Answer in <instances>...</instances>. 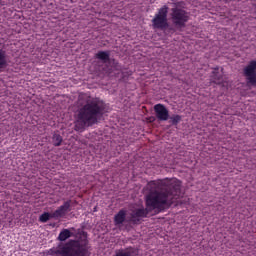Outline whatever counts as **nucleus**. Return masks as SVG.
I'll use <instances>...</instances> for the list:
<instances>
[{"mask_svg": "<svg viewBox=\"0 0 256 256\" xmlns=\"http://www.w3.org/2000/svg\"><path fill=\"white\" fill-rule=\"evenodd\" d=\"M181 180L177 178H164L152 180L148 183L149 192L146 195V208H137L130 213V222L139 225L150 211H163L171 207L183 197Z\"/></svg>", "mask_w": 256, "mask_h": 256, "instance_id": "nucleus-1", "label": "nucleus"}, {"mask_svg": "<svg viewBox=\"0 0 256 256\" xmlns=\"http://www.w3.org/2000/svg\"><path fill=\"white\" fill-rule=\"evenodd\" d=\"M107 113V103L101 98H91L78 109L74 122L75 131L83 133L87 127L97 125L99 119Z\"/></svg>", "mask_w": 256, "mask_h": 256, "instance_id": "nucleus-2", "label": "nucleus"}, {"mask_svg": "<svg viewBox=\"0 0 256 256\" xmlns=\"http://www.w3.org/2000/svg\"><path fill=\"white\" fill-rule=\"evenodd\" d=\"M89 249H91L89 240L84 238L59 244L57 247L50 248L48 253L52 256H91Z\"/></svg>", "mask_w": 256, "mask_h": 256, "instance_id": "nucleus-3", "label": "nucleus"}, {"mask_svg": "<svg viewBox=\"0 0 256 256\" xmlns=\"http://www.w3.org/2000/svg\"><path fill=\"white\" fill-rule=\"evenodd\" d=\"M169 15V6L163 5L158 9L154 18L151 20L152 29H159L160 31H165L169 27V20L167 19Z\"/></svg>", "mask_w": 256, "mask_h": 256, "instance_id": "nucleus-4", "label": "nucleus"}, {"mask_svg": "<svg viewBox=\"0 0 256 256\" xmlns=\"http://www.w3.org/2000/svg\"><path fill=\"white\" fill-rule=\"evenodd\" d=\"M170 17L176 29H183L190 19L189 12L179 7L171 9Z\"/></svg>", "mask_w": 256, "mask_h": 256, "instance_id": "nucleus-5", "label": "nucleus"}, {"mask_svg": "<svg viewBox=\"0 0 256 256\" xmlns=\"http://www.w3.org/2000/svg\"><path fill=\"white\" fill-rule=\"evenodd\" d=\"M244 77H246L248 85L256 87V60H252L244 68Z\"/></svg>", "mask_w": 256, "mask_h": 256, "instance_id": "nucleus-6", "label": "nucleus"}, {"mask_svg": "<svg viewBox=\"0 0 256 256\" xmlns=\"http://www.w3.org/2000/svg\"><path fill=\"white\" fill-rule=\"evenodd\" d=\"M154 113L158 121H169V110L163 104L154 105Z\"/></svg>", "mask_w": 256, "mask_h": 256, "instance_id": "nucleus-7", "label": "nucleus"}, {"mask_svg": "<svg viewBox=\"0 0 256 256\" xmlns=\"http://www.w3.org/2000/svg\"><path fill=\"white\" fill-rule=\"evenodd\" d=\"M69 211H71V200L65 201L63 205L58 207V209L53 212V217H55V219H61V217H65Z\"/></svg>", "mask_w": 256, "mask_h": 256, "instance_id": "nucleus-8", "label": "nucleus"}, {"mask_svg": "<svg viewBox=\"0 0 256 256\" xmlns=\"http://www.w3.org/2000/svg\"><path fill=\"white\" fill-rule=\"evenodd\" d=\"M9 66L7 61V52L3 49H0V73H3Z\"/></svg>", "mask_w": 256, "mask_h": 256, "instance_id": "nucleus-9", "label": "nucleus"}, {"mask_svg": "<svg viewBox=\"0 0 256 256\" xmlns=\"http://www.w3.org/2000/svg\"><path fill=\"white\" fill-rule=\"evenodd\" d=\"M95 58L102 61V63H109L111 59V52L110 51H98L95 54Z\"/></svg>", "mask_w": 256, "mask_h": 256, "instance_id": "nucleus-10", "label": "nucleus"}, {"mask_svg": "<svg viewBox=\"0 0 256 256\" xmlns=\"http://www.w3.org/2000/svg\"><path fill=\"white\" fill-rule=\"evenodd\" d=\"M127 217V211L120 210L115 216H114V223L115 225H123L125 223V219Z\"/></svg>", "mask_w": 256, "mask_h": 256, "instance_id": "nucleus-11", "label": "nucleus"}, {"mask_svg": "<svg viewBox=\"0 0 256 256\" xmlns=\"http://www.w3.org/2000/svg\"><path fill=\"white\" fill-rule=\"evenodd\" d=\"M135 255H137V250L134 247H128L126 249L118 250L115 256H135Z\"/></svg>", "mask_w": 256, "mask_h": 256, "instance_id": "nucleus-12", "label": "nucleus"}, {"mask_svg": "<svg viewBox=\"0 0 256 256\" xmlns=\"http://www.w3.org/2000/svg\"><path fill=\"white\" fill-rule=\"evenodd\" d=\"M211 77L213 83H216V85H220V83H223V76L219 74V68L214 69Z\"/></svg>", "mask_w": 256, "mask_h": 256, "instance_id": "nucleus-13", "label": "nucleus"}, {"mask_svg": "<svg viewBox=\"0 0 256 256\" xmlns=\"http://www.w3.org/2000/svg\"><path fill=\"white\" fill-rule=\"evenodd\" d=\"M73 233L69 229H63L58 236V241H67V239L71 238Z\"/></svg>", "mask_w": 256, "mask_h": 256, "instance_id": "nucleus-14", "label": "nucleus"}, {"mask_svg": "<svg viewBox=\"0 0 256 256\" xmlns=\"http://www.w3.org/2000/svg\"><path fill=\"white\" fill-rule=\"evenodd\" d=\"M50 219H55V216H53V212L52 213L44 212L39 216L38 221L40 223H47V221H49Z\"/></svg>", "mask_w": 256, "mask_h": 256, "instance_id": "nucleus-15", "label": "nucleus"}, {"mask_svg": "<svg viewBox=\"0 0 256 256\" xmlns=\"http://www.w3.org/2000/svg\"><path fill=\"white\" fill-rule=\"evenodd\" d=\"M61 143H63L61 134L54 133L52 137V145H54V147H61Z\"/></svg>", "mask_w": 256, "mask_h": 256, "instance_id": "nucleus-16", "label": "nucleus"}, {"mask_svg": "<svg viewBox=\"0 0 256 256\" xmlns=\"http://www.w3.org/2000/svg\"><path fill=\"white\" fill-rule=\"evenodd\" d=\"M168 119H170V123L172 125H179V123H181V121L183 120V116L179 114H174L172 116H169Z\"/></svg>", "mask_w": 256, "mask_h": 256, "instance_id": "nucleus-17", "label": "nucleus"}, {"mask_svg": "<svg viewBox=\"0 0 256 256\" xmlns=\"http://www.w3.org/2000/svg\"><path fill=\"white\" fill-rule=\"evenodd\" d=\"M1 1H3V0H0V3H1Z\"/></svg>", "mask_w": 256, "mask_h": 256, "instance_id": "nucleus-18", "label": "nucleus"}]
</instances>
